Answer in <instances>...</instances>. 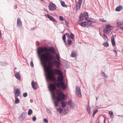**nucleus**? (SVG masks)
<instances>
[{
    "mask_svg": "<svg viewBox=\"0 0 123 123\" xmlns=\"http://www.w3.org/2000/svg\"><path fill=\"white\" fill-rule=\"evenodd\" d=\"M48 51V49L46 47H40L38 49L37 53L40 56L44 71L47 73L48 79L52 81H53L55 80V78L53 76V74H56L59 75H62L63 74L60 70L50 69L49 67L47 66V62L53 60L54 57L49 52H47Z\"/></svg>",
    "mask_w": 123,
    "mask_h": 123,
    "instance_id": "f257e3e1",
    "label": "nucleus"
},
{
    "mask_svg": "<svg viewBox=\"0 0 123 123\" xmlns=\"http://www.w3.org/2000/svg\"><path fill=\"white\" fill-rule=\"evenodd\" d=\"M57 93L58 96V97H56L55 98L57 99L58 101H62L65 99V95L60 90H57Z\"/></svg>",
    "mask_w": 123,
    "mask_h": 123,
    "instance_id": "f03ea898",
    "label": "nucleus"
},
{
    "mask_svg": "<svg viewBox=\"0 0 123 123\" xmlns=\"http://www.w3.org/2000/svg\"><path fill=\"white\" fill-rule=\"evenodd\" d=\"M113 27L110 25L108 24L105 25L103 30L104 32L105 33H109L113 29Z\"/></svg>",
    "mask_w": 123,
    "mask_h": 123,
    "instance_id": "7ed1b4c3",
    "label": "nucleus"
},
{
    "mask_svg": "<svg viewBox=\"0 0 123 123\" xmlns=\"http://www.w3.org/2000/svg\"><path fill=\"white\" fill-rule=\"evenodd\" d=\"M49 88L50 91H52L51 92V94L52 98L53 99L54 97H55V93L54 91L56 89L55 85L51 84L49 86Z\"/></svg>",
    "mask_w": 123,
    "mask_h": 123,
    "instance_id": "20e7f679",
    "label": "nucleus"
},
{
    "mask_svg": "<svg viewBox=\"0 0 123 123\" xmlns=\"http://www.w3.org/2000/svg\"><path fill=\"white\" fill-rule=\"evenodd\" d=\"M75 93L78 97H81V96L80 90V87L77 86L76 87Z\"/></svg>",
    "mask_w": 123,
    "mask_h": 123,
    "instance_id": "39448f33",
    "label": "nucleus"
},
{
    "mask_svg": "<svg viewBox=\"0 0 123 123\" xmlns=\"http://www.w3.org/2000/svg\"><path fill=\"white\" fill-rule=\"evenodd\" d=\"M49 9L50 11H53L56 9V6L55 5L52 3H50L49 5Z\"/></svg>",
    "mask_w": 123,
    "mask_h": 123,
    "instance_id": "423d86ee",
    "label": "nucleus"
},
{
    "mask_svg": "<svg viewBox=\"0 0 123 123\" xmlns=\"http://www.w3.org/2000/svg\"><path fill=\"white\" fill-rule=\"evenodd\" d=\"M56 85H57V87H61L63 89H65L66 88V86L62 82H60L56 83Z\"/></svg>",
    "mask_w": 123,
    "mask_h": 123,
    "instance_id": "0eeeda50",
    "label": "nucleus"
},
{
    "mask_svg": "<svg viewBox=\"0 0 123 123\" xmlns=\"http://www.w3.org/2000/svg\"><path fill=\"white\" fill-rule=\"evenodd\" d=\"M26 113L25 112H23L22 113L19 117V120L20 121H23L25 117Z\"/></svg>",
    "mask_w": 123,
    "mask_h": 123,
    "instance_id": "6e6552de",
    "label": "nucleus"
},
{
    "mask_svg": "<svg viewBox=\"0 0 123 123\" xmlns=\"http://www.w3.org/2000/svg\"><path fill=\"white\" fill-rule=\"evenodd\" d=\"M82 2V0H78V2L77 3L76 6V10H78L80 8Z\"/></svg>",
    "mask_w": 123,
    "mask_h": 123,
    "instance_id": "1a4fd4ad",
    "label": "nucleus"
},
{
    "mask_svg": "<svg viewBox=\"0 0 123 123\" xmlns=\"http://www.w3.org/2000/svg\"><path fill=\"white\" fill-rule=\"evenodd\" d=\"M20 89H17L15 91L14 95L15 97H17L19 96L20 93Z\"/></svg>",
    "mask_w": 123,
    "mask_h": 123,
    "instance_id": "9d476101",
    "label": "nucleus"
},
{
    "mask_svg": "<svg viewBox=\"0 0 123 123\" xmlns=\"http://www.w3.org/2000/svg\"><path fill=\"white\" fill-rule=\"evenodd\" d=\"M17 25L18 27H21L22 26V24L20 19L19 18H18L17 20Z\"/></svg>",
    "mask_w": 123,
    "mask_h": 123,
    "instance_id": "9b49d317",
    "label": "nucleus"
},
{
    "mask_svg": "<svg viewBox=\"0 0 123 123\" xmlns=\"http://www.w3.org/2000/svg\"><path fill=\"white\" fill-rule=\"evenodd\" d=\"M31 85L33 89L34 90H36L37 88L36 86L37 85V83L34 81H32L31 83Z\"/></svg>",
    "mask_w": 123,
    "mask_h": 123,
    "instance_id": "f8f14e48",
    "label": "nucleus"
},
{
    "mask_svg": "<svg viewBox=\"0 0 123 123\" xmlns=\"http://www.w3.org/2000/svg\"><path fill=\"white\" fill-rule=\"evenodd\" d=\"M68 105L70 106V108L71 109H73L74 107V104L73 102L69 101L68 102Z\"/></svg>",
    "mask_w": 123,
    "mask_h": 123,
    "instance_id": "ddd939ff",
    "label": "nucleus"
},
{
    "mask_svg": "<svg viewBox=\"0 0 123 123\" xmlns=\"http://www.w3.org/2000/svg\"><path fill=\"white\" fill-rule=\"evenodd\" d=\"M46 16L49 19H50L51 21L54 22L56 21L55 19L50 15L47 14L46 15Z\"/></svg>",
    "mask_w": 123,
    "mask_h": 123,
    "instance_id": "4468645a",
    "label": "nucleus"
},
{
    "mask_svg": "<svg viewBox=\"0 0 123 123\" xmlns=\"http://www.w3.org/2000/svg\"><path fill=\"white\" fill-rule=\"evenodd\" d=\"M111 41L113 46H114L115 45V42L114 38L113 36H112L111 37Z\"/></svg>",
    "mask_w": 123,
    "mask_h": 123,
    "instance_id": "2eb2a0df",
    "label": "nucleus"
},
{
    "mask_svg": "<svg viewBox=\"0 0 123 123\" xmlns=\"http://www.w3.org/2000/svg\"><path fill=\"white\" fill-rule=\"evenodd\" d=\"M122 8L123 7L122 6H119L116 8L115 10L116 11H119L122 9Z\"/></svg>",
    "mask_w": 123,
    "mask_h": 123,
    "instance_id": "dca6fc26",
    "label": "nucleus"
},
{
    "mask_svg": "<svg viewBox=\"0 0 123 123\" xmlns=\"http://www.w3.org/2000/svg\"><path fill=\"white\" fill-rule=\"evenodd\" d=\"M59 76L57 77V80L58 81H62L63 79V75Z\"/></svg>",
    "mask_w": 123,
    "mask_h": 123,
    "instance_id": "f3484780",
    "label": "nucleus"
},
{
    "mask_svg": "<svg viewBox=\"0 0 123 123\" xmlns=\"http://www.w3.org/2000/svg\"><path fill=\"white\" fill-rule=\"evenodd\" d=\"M84 16L86 19L87 20H88V18H89L88 17V15L87 12H84Z\"/></svg>",
    "mask_w": 123,
    "mask_h": 123,
    "instance_id": "a211bd4d",
    "label": "nucleus"
},
{
    "mask_svg": "<svg viewBox=\"0 0 123 123\" xmlns=\"http://www.w3.org/2000/svg\"><path fill=\"white\" fill-rule=\"evenodd\" d=\"M60 61H55V65L57 68H59L60 67V64L59 62Z\"/></svg>",
    "mask_w": 123,
    "mask_h": 123,
    "instance_id": "6ab92c4d",
    "label": "nucleus"
},
{
    "mask_svg": "<svg viewBox=\"0 0 123 123\" xmlns=\"http://www.w3.org/2000/svg\"><path fill=\"white\" fill-rule=\"evenodd\" d=\"M86 21H85L79 23V24L82 26L86 27Z\"/></svg>",
    "mask_w": 123,
    "mask_h": 123,
    "instance_id": "aec40b11",
    "label": "nucleus"
},
{
    "mask_svg": "<svg viewBox=\"0 0 123 123\" xmlns=\"http://www.w3.org/2000/svg\"><path fill=\"white\" fill-rule=\"evenodd\" d=\"M16 77L18 80H20L21 79V77L20 74L18 73H17L16 74Z\"/></svg>",
    "mask_w": 123,
    "mask_h": 123,
    "instance_id": "412c9836",
    "label": "nucleus"
},
{
    "mask_svg": "<svg viewBox=\"0 0 123 123\" xmlns=\"http://www.w3.org/2000/svg\"><path fill=\"white\" fill-rule=\"evenodd\" d=\"M86 26L87 27L90 26L92 24V23H91L89 21H86Z\"/></svg>",
    "mask_w": 123,
    "mask_h": 123,
    "instance_id": "4be33fe9",
    "label": "nucleus"
},
{
    "mask_svg": "<svg viewBox=\"0 0 123 123\" xmlns=\"http://www.w3.org/2000/svg\"><path fill=\"white\" fill-rule=\"evenodd\" d=\"M76 53L75 52H72L70 56L72 57H75L76 56Z\"/></svg>",
    "mask_w": 123,
    "mask_h": 123,
    "instance_id": "5701e85b",
    "label": "nucleus"
},
{
    "mask_svg": "<svg viewBox=\"0 0 123 123\" xmlns=\"http://www.w3.org/2000/svg\"><path fill=\"white\" fill-rule=\"evenodd\" d=\"M83 19V16L81 14L80 16L79 20L80 22L82 21Z\"/></svg>",
    "mask_w": 123,
    "mask_h": 123,
    "instance_id": "b1692460",
    "label": "nucleus"
},
{
    "mask_svg": "<svg viewBox=\"0 0 123 123\" xmlns=\"http://www.w3.org/2000/svg\"><path fill=\"white\" fill-rule=\"evenodd\" d=\"M15 103L16 104H18L19 103L20 100L17 97L15 98Z\"/></svg>",
    "mask_w": 123,
    "mask_h": 123,
    "instance_id": "393cba45",
    "label": "nucleus"
},
{
    "mask_svg": "<svg viewBox=\"0 0 123 123\" xmlns=\"http://www.w3.org/2000/svg\"><path fill=\"white\" fill-rule=\"evenodd\" d=\"M60 2L62 6L63 7H67V6L66 5L65 3L62 1H60Z\"/></svg>",
    "mask_w": 123,
    "mask_h": 123,
    "instance_id": "a878e982",
    "label": "nucleus"
},
{
    "mask_svg": "<svg viewBox=\"0 0 123 123\" xmlns=\"http://www.w3.org/2000/svg\"><path fill=\"white\" fill-rule=\"evenodd\" d=\"M87 112L89 114L91 113V108L90 106H88L87 107Z\"/></svg>",
    "mask_w": 123,
    "mask_h": 123,
    "instance_id": "bb28decb",
    "label": "nucleus"
},
{
    "mask_svg": "<svg viewBox=\"0 0 123 123\" xmlns=\"http://www.w3.org/2000/svg\"><path fill=\"white\" fill-rule=\"evenodd\" d=\"M59 101H58V100L57 99H56V101H54V104L55 106V107H56L58 105V103Z\"/></svg>",
    "mask_w": 123,
    "mask_h": 123,
    "instance_id": "cd10ccee",
    "label": "nucleus"
},
{
    "mask_svg": "<svg viewBox=\"0 0 123 123\" xmlns=\"http://www.w3.org/2000/svg\"><path fill=\"white\" fill-rule=\"evenodd\" d=\"M87 20L89 21L92 23V22H95L96 21L94 19L91 18H88V20Z\"/></svg>",
    "mask_w": 123,
    "mask_h": 123,
    "instance_id": "c85d7f7f",
    "label": "nucleus"
},
{
    "mask_svg": "<svg viewBox=\"0 0 123 123\" xmlns=\"http://www.w3.org/2000/svg\"><path fill=\"white\" fill-rule=\"evenodd\" d=\"M62 106L63 108H64L66 106V103L64 101L62 102L61 103Z\"/></svg>",
    "mask_w": 123,
    "mask_h": 123,
    "instance_id": "c756f323",
    "label": "nucleus"
},
{
    "mask_svg": "<svg viewBox=\"0 0 123 123\" xmlns=\"http://www.w3.org/2000/svg\"><path fill=\"white\" fill-rule=\"evenodd\" d=\"M103 38H104L105 40H107L108 39V37L105 34H103Z\"/></svg>",
    "mask_w": 123,
    "mask_h": 123,
    "instance_id": "7c9ffc66",
    "label": "nucleus"
},
{
    "mask_svg": "<svg viewBox=\"0 0 123 123\" xmlns=\"http://www.w3.org/2000/svg\"><path fill=\"white\" fill-rule=\"evenodd\" d=\"M109 115L111 118H113L114 117V115L113 112L111 111H110L109 112Z\"/></svg>",
    "mask_w": 123,
    "mask_h": 123,
    "instance_id": "2f4dec72",
    "label": "nucleus"
},
{
    "mask_svg": "<svg viewBox=\"0 0 123 123\" xmlns=\"http://www.w3.org/2000/svg\"><path fill=\"white\" fill-rule=\"evenodd\" d=\"M56 110L57 111L59 112L60 113H61L63 111V109L61 108H59L58 109H57Z\"/></svg>",
    "mask_w": 123,
    "mask_h": 123,
    "instance_id": "473e14b6",
    "label": "nucleus"
},
{
    "mask_svg": "<svg viewBox=\"0 0 123 123\" xmlns=\"http://www.w3.org/2000/svg\"><path fill=\"white\" fill-rule=\"evenodd\" d=\"M32 113V111L31 109H29L28 113V115H31Z\"/></svg>",
    "mask_w": 123,
    "mask_h": 123,
    "instance_id": "72a5a7b5",
    "label": "nucleus"
},
{
    "mask_svg": "<svg viewBox=\"0 0 123 123\" xmlns=\"http://www.w3.org/2000/svg\"><path fill=\"white\" fill-rule=\"evenodd\" d=\"M49 50L51 52L53 53L55 51L54 48L53 47L50 48L49 49Z\"/></svg>",
    "mask_w": 123,
    "mask_h": 123,
    "instance_id": "f704fd0d",
    "label": "nucleus"
},
{
    "mask_svg": "<svg viewBox=\"0 0 123 123\" xmlns=\"http://www.w3.org/2000/svg\"><path fill=\"white\" fill-rule=\"evenodd\" d=\"M98 110L97 109H96L93 112V117L95 114L98 112Z\"/></svg>",
    "mask_w": 123,
    "mask_h": 123,
    "instance_id": "c9c22d12",
    "label": "nucleus"
},
{
    "mask_svg": "<svg viewBox=\"0 0 123 123\" xmlns=\"http://www.w3.org/2000/svg\"><path fill=\"white\" fill-rule=\"evenodd\" d=\"M116 24L118 25H121L123 24V21H122L121 22H119L117 21Z\"/></svg>",
    "mask_w": 123,
    "mask_h": 123,
    "instance_id": "e433bc0d",
    "label": "nucleus"
},
{
    "mask_svg": "<svg viewBox=\"0 0 123 123\" xmlns=\"http://www.w3.org/2000/svg\"><path fill=\"white\" fill-rule=\"evenodd\" d=\"M104 46L106 47H108L109 46V44L107 42H106L103 44Z\"/></svg>",
    "mask_w": 123,
    "mask_h": 123,
    "instance_id": "4c0bfd02",
    "label": "nucleus"
},
{
    "mask_svg": "<svg viewBox=\"0 0 123 123\" xmlns=\"http://www.w3.org/2000/svg\"><path fill=\"white\" fill-rule=\"evenodd\" d=\"M67 43L69 45H70L72 43V41L68 39L67 40Z\"/></svg>",
    "mask_w": 123,
    "mask_h": 123,
    "instance_id": "58836bf2",
    "label": "nucleus"
},
{
    "mask_svg": "<svg viewBox=\"0 0 123 123\" xmlns=\"http://www.w3.org/2000/svg\"><path fill=\"white\" fill-rule=\"evenodd\" d=\"M99 20L100 21L103 22H105L106 21V20L103 18H100L99 19Z\"/></svg>",
    "mask_w": 123,
    "mask_h": 123,
    "instance_id": "ea45409f",
    "label": "nucleus"
},
{
    "mask_svg": "<svg viewBox=\"0 0 123 123\" xmlns=\"http://www.w3.org/2000/svg\"><path fill=\"white\" fill-rule=\"evenodd\" d=\"M62 39L65 43L66 42V37L65 34H64L62 37Z\"/></svg>",
    "mask_w": 123,
    "mask_h": 123,
    "instance_id": "a19ab883",
    "label": "nucleus"
},
{
    "mask_svg": "<svg viewBox=\"0 0 123 123\" xmlns=\"http://www.w3.org/2000/svg\"><path fill=\"white\" fill-rule=\"evenodd\" d=\"M71 38L72 39H74V35L73 34L71 33L70 34Z\"/></svg>",
    "mask_w": 123,
    "mask_h": 123,
    "instance_id": "79ce46f5",
    "label": "nucleus"
},
{
    "mask_svg": "<svg viewBox=\"0 0 123 123\" xmlns=\"http://www.w3.org/2000/svg\"><path fill=\"white\" fill-rule=\"evenodd\" d=\"M56 58L57 59V61H60V60L59 59V56L57 54H56Z\"/></svg>",
    "mask_w": 123,
    "mask_h": 123,
    "instance_id": "37998d69",
    "label": "nucleus"
},
{
    "mask_svg": "<svg viewBox=\"0 0 123 123\" xmlns=\"http://www.w3.org/2000/svg\"><path fill=\"white\" fill-rule=\"evenodd\" d=\"M59 19L60 21H63V18L62 16H59Z\"/></svg>",
    "mask_w": 123,
    "mask_h": 123,
    "instance_id": "c03bdc74",
    "label": "nucleus"
},
{
    "mask_svg": "<svg viewBox=\"0 0 123 123\" xmlns=\"http://www.w3.org/2000/svg\"><path fill=\"white\" fill-rule=\"evenodd\" d=\"M113 51L115 53V55H117V52L115 49H113Z\"/></svg>",
    "mask_w": 123,
    "mask_h": 123,
    "instance_id": "a18cd8bd",
    "label": "nucleus"
},
{
    "mask_svg": "<svg viewBox=\"0 0 123 123\" xmlns=\"http://www.w3.org/2000/svg\"><path fill=\"white\" fill-rule=\"evenodd\" d=\"M27 96V94L26 92L24 93L23 94V96L24 97H25Z\"/></svg>",
    "mask_w": 123,
    "mask_h": 123,
    "instance_id": "49530a36",
    "label": "nucleus"
},
{
    "mask_svg": "<svg viewBox=\"0 0 123 123\" xmlns=\"http://www.w3.org/2000/svg\"><path fill=\"white\" fill-rule=\"evenodd\" d=\"M43 121L46 123H47L48 122V120L46 118H44L43 119Z\"/></svg>",
    "mask_w": 123,
    "mask_h": 123,
    "instance_id": "de8ad7c7",
    "label": "nucleus"
},
{
    "mask_svg": "<svg viewBox=\"0 0 123 123\" xmlns=\"http://www.w3.org/2000/svg\"><path fill=\"white\" fill-rule=\"evenodd\" d=\"M47 111L48 113L49 114H51V111L49 109L47 108Z\"/></svg>",
    "mask_w": 123,
    "mask_h": 123,
    "instance_id": "09e8293b",
    "label": "nucleus"
},
{
    "mask_svg": "<svg viewBox=\"0 0 123 123\" xmlns=\"http://www.w3.org/2000/svg\"><path fill=\"white\" fill-rule=\"evenodd\" d=\"M31 66L32 67H33L34 66V64L32 61L30 63Z\"/></svg>",
    "mask_w": 123,
    "mask_h": 123,
    "instance_id": "8fccbe9b",
    "label": "nucleus"
},
{
    "mask_svg": "<svg viewBox=\"0 0 123 123\" xmlns=\"http://www.w3.org/2000/svg\"><path fill=\"white\" fill-rule=\"evenodd\" d=\"M36 117L35 116L33 117L32 118V120L33 121H35L36 120Z\"/></svg>",
    "mask_w": 123,
    "mask_h": 123,
    "instance_id": "3c124183",
    "label": "nucleus"
},
{
    "mask_svg": "<svg viewBox=\"0 0 123 123\" xmlns=\"http://www.w3.org/2000/svg\"><path fill=\"white\" fill-rule=\"evenodd\" d=\"M66 35L68 38H69L70 37V35L68 33H66Z\"/></svg>",
    "mask_w": 123,
    "mask_h": 123,
    "instance_id": "603ef678",
    "label": "nucleus"
},
{
    "mask_svg": "<svg viewBox=\"0 0 123 123\" xmlns=\"http://www.w3.org/2000/svg\"><path fill=\"white\" fill-rule=\"evenodd\" d=\"M102 75L103 76L105 77L106 76L105 75V73L104 72H103L102 73Z\"/></svg>",
    "mask_w": 123,
    "mask_h": 123,
    "instance_id": "864d4df0",
    "label": "nucleus"
},
{
    "mask_svg": "<svg viewBox=\"0 0 123 123\" xmlns=\"http://www.w3.org/2000/svg\"><path fill=\"white\" fill-rule=\"evenodd\" d=\"M30 101L32 103L33 102V100L32 99H31L30 100Z\"/></svg>",
    "mask_w": 123,
    "mask_h": 123,
    "instance_id": "5fc2aeb1",
    "label": "nucleus"
},
{
    "mask_svg": "<svg viewBox=\"0 0 123 123\" xmlns=\"http://www.w3.org/2000/svg\"><path fill=\"white\" fill-rule=\"evenodd\" d=\"M44 10H45V11H46V12H47V10H46V9H44Z\"/></svg>",
    "mask_w": 123,
    "mask_h": 123,
    "instance_id": "6e6d98bb",
    "label": "nucleus"
},
{
    "mask_svg": "<svg viewBox=\"0 0 123 123\" xmlns=\"http://www.w3.org/2000/svg\"><path fill=\"white\" fill-rule=\"evenodd\" d=\"M100 34L101 36H102V34H100Z\"/></svg>",
    "mask_w": 123,
    "mask_h": 123,
    "instance_id": "4d7b16f0",
    "label": "nucleus"
},
{
    "mask_svg": "<svg viewBox=\"0 0 123 123\" xmlns=\"http://www.w3.org/2000/svg\"><path fill=\"white\" fill-rule=\"evenodd\" d=\"M122 51L123 52V49L122 50Z\"/></svg>",
    "mask_w": 123,
    "mask_h": 123,
    "instance_id": "13d9d810",
    "label": "nucleus"
},
{
    "mask_svg": "<svg viewBox=\"0 0 123 123\" xmlns=\"http://www.w3.org/2000/svg\"><path fill=\"white\" fill-rule=\"evenodd\" d=\"M122 30H123V27L122 28Z\"/></svg>",
    "mask_w": 123,
    "mask_h": 123,
    "instance_id": "bf43d9fd",
    "label": "nucleus"
},
{
    "mask_svg": "<svg viewBox=\"0 0 123 123\" xmlns=\"http://www.w3.org/2000/svg\"><path fill=\"white\" fill-rule=\"evenodd\" d=\"M96 98H97L96 100H97V99L98 98H97V97H96Z\"/></svg>",
    "mask_w": 123,
    "mask_h": 123,
    "instance_id": "052dcab7",
    "label": "nucleus"
},
{
    "mask_svg": "<svg viewBox=\"0 0 123 123\" xmlns=\"http://www.w3.org/2000/svg\"><path fill=\"white\" fill-rule=\"evenodd\" d=\"M16 68H15V69H16Z\"/></svg>",
    "mask_w": 123,
    "mask_h": 123,
    "instance_id": "680f3d73",
    "label": "nucleus"
}]
</instances>
